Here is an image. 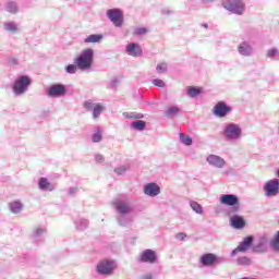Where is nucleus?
<instances>
[{"instance_id": "1", "label": "nucleus", "mask_w": 279, "mask_h": 279, "mask_svg": "<svg viewBox=\"0 0 279 279\" xmlns=\"http://www.w3.org/2000/svg\"><path fill=\"white\" fill-rule=\"evenodd\" d=\"M93 60H95V50L86 48L74 59V64L80 71H90L93 69Z\"/></svg>"}, {"instance_id": "2", "label": "nucleus", "mask_w": 279, "mask_h": 279, "mask_svg": "<svg viewBox=\"0 0 279 279\" xmlns=\"http://www.w3.org/2000/svg\"><path fill=\"white\" fill-rule=\"evenodd\" d=\"M32 84V78L27 75H22L15 80L12 85V90L16 96L25 95Z\"/></svg>"}, {"instance_id": "3", "label": "nucleus", "mask_w": 279, "mask_h": 279, "mask_svg": "<svg viewBox=\"0 0 279 279\" xmlns=\"http://www.w3.org/2000/svg\"><path fill=\"white\" fill-rule=\"evenodd\" d=\"M124 119H135L136 121H133L131 123L132 130H136L137 132H143L145 128H147V122L142 121L140 119H145V114L138 113V112H123Z\"/></svg>"}, {"instance_id": "4", "label": "nucleus", "mask_w": 279, "mask_h": 279, "mask_svg": "<svg viewBox=\"0 0 279 279\" xmlns=\"http://www.w3.org/2000/svg\"><path fill=\"white\" fill-rule=\"evenodd\" d=\"M117 269V263L111 259H102L96 266V272L99 276H112Z\"/></svg>"}, {"instance_id": "5", "label": "nucleus", "mask_w": 279, "mask_h": 279, "mask_svg": "<svg viewBox=\"0 0 279 279\" xmlns=\"http://www.w3.org/2000/svg\"><path fill=\"white\" fill-rule=\"evenodd\" d=\"M113 206L118 215H132L134 211V206L130 198H119L113 203Z\"/></svg>"}, {"instance_id": "6", "label": "nucleus", "mask_w": 279, "mask_h": 279, "mask_svg": "<svg viewBox=\"0 0 279 279\" xmlns=\"http://www.w3.org/2000/svg\"><path fill=\"white\" fill-rule=\"evenodd\" d=\"M107 19L111 23H113L114 27H123V22L125 21V17L123 16V11L118 8L109 9L106 12Z\"/></svg>"}, {"instance_id": "7", "label": "nucleus", "mask_w": 279, "mask_h": 279, "mask_svg": "<svg viewBox=\"0 0 279 279\" xmlns=\"http://www.w3.org/2000/svg\"><path fill=\"white\" fill-rule=\"evenodd\" d=\"M220 204L233 208L234 213L239 211V209L241 208V201L239 199V196L234 194L221 195Z\"/></svg>"}, {"instance_id": "8", "label": "nucleus", "mask_w": 279, "mask_h": 279, "mask_svg": "<svg viewBox=\"0 0 279 279\" xmlns=\"http://www.w3.org/2000/svg\"><path fill=\"white\" fill-rule=\"evenodd\" d=\"M223 8L234 14H243L245 4L241 0H223Z\"/></svg>"}, {"instance_id": "9", "label": "nucleus", "mask_w": 279, "mask_h": 279, "mask_svg": "<svg viewBox=\"0 0 279 279\" xmlns=\"http://www.w3.org/2000/svg\"><path fill=\"white\" fill-rule=\"evenodd\" d=\"M46 95L52 99H58L66 95V86L62 84H54L47 88Z\"/></svg>"}, {"instance_id": "10", "label": "nucleus", "mask_w": 279, "mask_h": 279, "mask_svg": "<svg viewBox=\"0 0 279 279\" xmlns=\"http://www.w3.org/2000/svg\"><path fill=\"white\" fill-rule=\"evenodd\" d=\"M265 195L267 197H276L279 193V181L278 179L269 180L264 185Z\"/></svg>"}, {"instance_id": "11", "label": "nucleus", "mask_w": 279, "mask_h": 279, "mask_svg": "<svg viewBox=\"0 0 279 279\" xmlns=\"http://www.w3.org/2000/svg\"><path fill=\"white\" fill-rule=\"evenodd\" d=\"M158 262V255L156 251L147 248L140 255V263H148V265H154Z\"/></svg>"}, {"instance_id": "12", "label": "nucleus", "mask_w": 279, "mask_h": 279, "mask_svg": "<svg viewBox=\"0 0 279 279\" xmlns=\"http://www.w3.org/2000/svg\"><path fill=\"white\" fill-rule=\"evenodd\" d=\"M199 263L203 267H213V265H217V263H219V257L213 253H206L201 256Z\"/></svg>"}, {"instance_id": "13", "label": "nucleus", "mask_w": 279, "mask_h": 279, "mask_svg": "<svg viewBox=\"0 0 279 279\" xmlns=\"http://www.w3.org/2000/svg\"><path fill=\"white\" fill-rule=\"evenodd\" d=\"M214 114L216 117H219L220 119L226 117V114H228V112H232V108L229 107L228 105H226V102L223 101H219L213 110Z\"/></svg>"}, {"instance_id": "14", "label": "nucleus", "mask_w": 279, "mask_h": 279, "mask_svg": "<svg viewBox=\"0 0 279 279\" xmlns=\"http://www.w3.org/2000/svg\"><path fill=\"white\" fill-rule=\"evenodd\" d=\"M125 51L128 56H131L132 58H140V56H143V48L136 43H130L126 46Z\"/></svg>"}, {"instance_id": "15", "label": "nucleus", "mask_w": 279, "mask_h": 279, "mask_svg": "<svg viewBox=\"0 0 279 279\" xmlns=\"http://www.w3.org/2000/svg\"><path fill=\"white\" fill-rule=\"evenodd\" d=\"M227 138H239L241 136V129L236 124H229L225 130Z\"/></svg>"}, {"instance_id": "16", "label": "nucleus", "mask_w": 279, "mask_h": 279, "mask_svg": "<svg viewBox=\"0 0 279 279\" xmlns=\"http://www.w3.org/2000/svg\"><path fill=\"white\" fill-rule=\"evenodd\" d=\"M144 193L148 197H157V195H160V186L156 183H148L144 186Z\"/></svg>"}, {"instance_id": "17", "label": "nucleus", "mask_w": 279, "mask_h": 279, "mask_svg": "<svg viewBox=\"0 0 279 279\" xmlns=\"http://www.w3.org/2000/svg\"><path fill=\"white\" fill-rule=\"evenodd\" d=\"M252 243H254V238L252 235L244 238L242 243L233 250L232 254H236L239 252H247L250 247H252Z\"/></svg>"}, {"instance_id": "18", "label": "nucleus", "mask_w": 279, "mask_h": 279, "mask_svg": "<svg viewBox=\"0 0 279 279\" xmlns=\"http://www.w3.org/2000/svg\"><path fill=\"white\" fill-rule=\"evenodd\" d=\"M8 206L12 215H21V213H23V208H25V205H23V202L21 201L10 202Z\"/></svg>"}, {"instance_id": "19", "label": "nucleus", "mask_w": 279, "mask_h": 279, "mask_svg": "<svg viewBox=\"0 0 279 279\" xmlns=\"http://www.w3.org/2000/svg\"><path fill=\"white\" fill-rule=\"evenodd\" d=\"M45 232H47V229L45 227H35L31 234V239L35 241V243H38V241H40L43 236H45Z\"/></svg>"}, {"instance_id": "20", "label": "nucleus", "mask_w": 279, "mask_h": 279, "mask_svg": "<svg viewBox=\"0 0 279 279\" xmlns=\"http://www.w3.org/2000/svg\"><path fill=\"white\" fill-rule=\"evenodd\" d=\"M39 191H54L56 185H53L49 180L45 177L40 178L38 181Z\"/></svg>"}, {"instance_id": "21", "label": "nucleus", "mask_w": 279, "mask_h": 279, "mask_svg": "<svg viewBox=\"0 0 279 279\" xmlns=\"http://www.w3.org/2000/svg\"><path fill=\"white\" fill-rule=\"evenodd\" d=\"M230 221H231V226L236 230H241L242 228H245V219H243V217L239 215L231 217Z\"/></svg>"}, {"instance_id": "22", "label": "nucleus", "mask_w": 279, "mask_h": 279, "mask_svg": "<svg viewBox=\"0 0 279 279\" xmlns=\"http://www.w3.org/2000/svg\"><path fill=\"white\" fill-rule=\"evenodd\" d=\"M207 162H209V165H213L214 167H223L226 165V161L216 155H209L207 157Z\"/></svg>"}, {"instance_id": "23", "label": "nucleus", "mask_w": 279, "mask_h": 279, "mask_svg": "<svg viewBox=\"0 0 279 279\" xmlns=\"http://www.w3.org/2000/svg\"><path fill=\"white\" fill-rule=\"evenodd\" d=\"M4 31L9 34H19L21 32V28L16 24V22H5L3 24Z\"/></svg>"}, {"instance_id": "24", "label": "nucleus", "mask_w": 279, "mask_h": 279, "mask_svg": "<svg viewBox=\"0 0 279 279\" xmlns=\"http://www.w3.org/2000/svg\"><path fill=\"white\" fill-rule=\"evenodd\" d=\"M104 140V130L100 126H95L94 132L92 134V141L94 143H101Z\"/></svg>"}, {"instance_id": "25", "label": "nucleus", "mask_w": 279, "mask_h": 279, "mask_svg": "<svg viewBox=\"0 0 279 279\" xmlns=\"http://www.w3.org/2000/svg\"><path fill=\"white\" fill-rule=\"evenodd\" d=\"M118 226H121L122 228H128L129 226H132V218L130 215H120L117 219Z\"/></svg>"}, {"instance_id": "26", "label": "nucleus", "mask_w": 279, "mask_h": 279, "mask_svg": "<svg viewBox=\"0 0 279 279\" xmlns=\"http://www.w3.org/2000/svg\"><path fill=\"white\" fill-rule=\"evenodd\" d=\"M101 40H104V35H101V34H93V35L87 36L84 39V43L86 45H88V44H93V43H101Z\"/></svg>"}, {"instance_id": "27", "label": "nucleus", "mask_w": 279, "mask_h": 279, "mask_svg": "<svg viewBox=\"0 0 279 279\" xmlns=\"http://www.w3.org/2000/svg\"><path fill=\"white\" fill-rule=\"evenodd\" d=\"M101 112H106V106L97 102V105L94 107V110L92 111L93 119H99V117H101Z\"/></svg>"}, {"instance_id": "28", "label": "nucleus", "mask_w": 279, "mask_h": 279, "mask_svg": "<svg viewBox=\"0 0 279 279\" xmlns=\"http://www.w3.org/2000/svg\"><path fill=\"white\" fill-rule=\"evenodd\" d=\"M74 226L76 227V230H86L88 228V220L84 218H77L74 220Z\"/></svg>"}, {"instance_id": "29", "label": "nucleus", "mask_w": 279, "mask_h": 279, "mask_svg": "<svg viewBox=\"0 0 279 279\" xmlns=\"http://www.w3.org/2000/svg\"><path fill=\"white\" fill-rule=\"evenodd\" d=\"M203 93H204V89L202 87H195V86L187 87L189 97H197L198 95H202Z\"/></svg>"}, {"instance_id": "30", "label": "nucleus", "mask_w": 279, "mask_h": 279, "mask_svg": "<svg viewBox=\"0 0 279 279\" xmlns=\"http://www.w3.org/2000/svg\"><path fill=\"white\" fill-rule=\"evenodd\" d=\"M269 245L274 252H279V231H277L274 238L269 241Z\"/></svg>"}, {"instance_id": "31", "label": "nucleus", "mask_w": 279, "mask_h": 279, "mask_svg": "<svg viewBox=\"0 0 279 279\" xmlns=\"http://www.w3.org/2000/svg\"><path fill=\"white\" fill-rule=\"evenodd\" d=\"M238 49L242 56H250L252 53V47L247 43L241 44Z\"/></svg>"}, {"instance_id": "32", "label": "nucleus", "mask_w": 279, "mask_h": 279, "mask_svg": "<svg viewBox=\"0 0 279 279\" xmlns=\"http://www.w3.org/2000/svg\"><path fill=\"white\" fill-rule=\"evenodd\" d=\"M5 11L10 12V14L19 13V4L16 2H8L5 5Z\"/></svg>"}, {"instance_id": "33", "label": "nucleus", "mask_w": 279, "mask_h": 279, "mask_svg": "<svg viewBox=\"0 0 279 279\" xmlns=\"http://www.w3.org/2000/svg\"><path fill=\"white\" fill-rule=\"evenodd\" d=\"M167 71H169V64H167V62H161V63L157 64L156 72L159 75H162V74L167 73Z\"/></svg>"}, {"instance_id": "34", "label": "nucleus", "mask_w": 279, "mask_h": 279, "mask_svg": "<svg viewBox=\"0 0 279 279\" xmlns=\"http://www.w3.org/2000/svg\"><path fill=\"white\" fill-rule=\"evenodd\" d=\"M95 106H97V102H95L94 100H85L83 102V108L85 110H87V112H93V110L95 109Z\"/></svg>"}, {"instance_id": "35", "label": "nucleus", "mask_w": 279, "mask_h": 279, "mask_svg": "<svg viewBox=\"0 0 279 279\" xmlns=\"http://www.w3.org/2000/svg\"><path fill=\"white\" fill-rule=\"evenodd\" d=\"M190 206L194 213H197V215H202L204 213V208L197 202H191Z\"/></svg>"}, {"instance_id": "36", "label": "nucleus", "mask_w": 279, "mask_h": 279, "mask_svg": "<svg viewBox=\"0 0 279 279\" xmlns=\"http://www.w3.org/2000/svg\"><path fill=\"white\" fill-rule=\"evenodd\" d=\"M163 114L167 119H173L175 117V106L168 107Z\"/></svg>"}, {"instance_id": "37", "label": "nucleus", "mask_w": 279, "mask_h": 279, "mask_svg": "<svg viewBox=\"0 0 279 279\" xmlns=\"http://www.w3.org/2000/svg\"><path fill=\"white\" fill-rule=\"evenodd\" d=\"M77 64H69L68 66H65V73H69L70 75H75V73H77Z\"/></svg>"}, {"instance_id": "38", "label": "nucleus", "mask_w": 279, "mask_h": 279, "mask_svg": "<svg viewBox=\"0 0 279 279\" xmlns=\"http://www.w3.org/2000/svg\"><path fill=\"white\" fill-rule=\"evenodd\" d=\"M179 138L181 143H183V145H187V146L193 145V140L189 136H184L183 133H180Z\"/></svg>"}, {"instance_id": "39", "label": "nucleus", "mask_w": 279, "mask_h": 279, "mask_svg": "<svg viewBox=\"0 0 279 279\" xmlns=\"http://www.w3.org/2000/svg\"><path fill=\"white\" fill-rule=\"evenodd\" d=\"M128 169H129L128 166H120L114 169V173H117V175H124V173H125V171H128Z\"/></svg>"}, {"instance_id": "40", "label": "nucleus", "mask_w": 279, "mask_h": 279, "mask_svg": "<svg viewBox=\"0 0 279 279\" xmlns=\"http://www.w3.org/2000/svg\"><path fill=\"white\" fill-rule=\"evenodd\" d=\"M147 32H148L147 28L138 27V28L135 29L134 34L136 36H145V34H147Z\"/></svg>"}, {"instance_id": "41", "label": "nucleus", "mask_w": 279, "mask_h": 279, "mask_svg": "<svg viewBox=\"0 0 279 279\" xmlns=\"http://www.w3.org/2000/svg\"><path fill=\"white\" fill-rule=\"evenodd\" d=\"M153 84L154 86H158V88H165V81L162 80L155 78L153 80Z\"/></svg>"}, {"instance_id": "42", "label": "nucleus", "mask_w": 279, "mask_h": 279, "mask_svg": "<svg viewBox=\"0 0 279 279\" xmlns=\"http://www.w3.org/2000/svg\"><path fill=\"white\" fill-rule=\"evenodd\" d=\"M78 191H80V187H70L68 191V195L70 197H73L74 195H77Z\"/></svg>"}, {"instance_id": "43", "label": "nucleus", "mask_w": 279, "mask_h": 279, "mask_svg": "<svg viewBox=\"0 0 279 279\" xmlns=\"http://www.w3.org/2000/svg\"><path fill=\"white\" fill-rule=\"evenodd\" d=\"M240 265H252V259L247 257H242L239 259Z\"/></svg>"}, {"instance_id": "44", "label": "nucleus", "mask_w": 279, "mask_h": 279, "mask_svg": "<svg viewBox=\"0 0 279 279\" xmlns=\"http://www.w3.org/2000/svg\"><path fill=\"white\" fill-rule=\"evenodd\" d=\"M274 56H278V49H276V48H272V49L268 50V52H267L268 58H274Z\"/></svg>"}, {"instance_id": "45", "label": "nucleus", "mask_w": 279, "mask_h": 279, "mask_svg": "<svg viewBox=\"0 0 279 279\" xmlns=\"http://www.w3.org/2000/svg\"><path fill=\"white\" fill-rule=\"evenodd\" d=\"M177 241H186V233L184 232L177 233Z\"/></svg>"}, {"instance_id": "46", "label": "nucleus", "mask_w": 279, "mask_h": 279, "mask_svg": "<svg viewBox=\"0 0 279 279\" xmlns=\"http://www.w3.org/2000/svg\"><path fill=\"white\" fill-rule=\"evenodd\" d=\"M95 160H96V162L101 163V162H104L106 159L104 158V155H101V154H96V155H95Z\"/></svg>"}, {"instance_id": "47", "label": "nucleus", "mask_w": 279, "mask_h": 279, "mask_svg": "<svg viewBox=\"0 0 279 279\" xmlns=\"http://www.w3.org/2000/svg\"><path fill=\"white\" fill-rule=\"evenodd\" d=\"M140 279H154V275L146 274V275H143Z\"/></svg>"}, {"instance_id": "48", "label": "nucleus", "mask_w": 279, "mask_h": 279, "mask_svg": "<svg viewBox=\"0 0 279 279\" xmlns=\"http://www.w3.org/2000/svg\"><path fill=\"white\" fill-rule=\"evenodd\" d=\"M10 64H19V59L12 58L9 60Z\"/></svg>"}, {"instance_id": "49", "label": "nucleus", "mask_w": 279, "mask_h": 279, "mask_svg": "<svg viewBox=\"0 0 279 279\" xmlns=\"http://www.w3.org/2000/svg\"><path fill=\"white\" fill-rule=\"evenodd\" d=\"M162 14H171V11H169V9H163Z\"/></svg>"}, {"instance_id": "50", "label": "nucleus", "mask_w": 279, "mask_h": 279, "mask_svg": "<svg viewBox=\"0 0 279 279\" xmlns=\"http://www.w3.org/2000/svg\"><path fill=\"white\" fill-rule=\"evenodd\" d=\"M111 84H112V86H117V84H119V81L118 80H112Z\"/></svg>"}, {"instance_id": "51", "label": "nucleus", "mask_w": 279, "mask_h": 279, "mask_svg": "<svg viewBox=\"0 0 279 279\" xmlns=\"http://www.w3.org/2000/svg\"><path fill=\"white\" fill-rule=\"evenodd\" d=\"M203 27H204L205 29H208V24H203Z\"/></svg>"}, {"instance_id": "52", "label": "nucleus", "mask_w": 279, "mask_h": 279, "mask_svg": "<svg viewBox=\"0 0 279 279\" xmlns=\"http://www.w3.org/2000/svg\"><path fill=\"white\" fill-rule=\"evenodd\" d=\"M265 243H267V240H263L260 245H265Z\"/></svg>"}]
</instances>
